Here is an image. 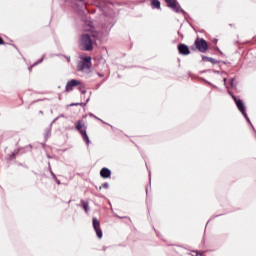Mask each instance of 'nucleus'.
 I'll use <instances>...</instances> for the list:
<instances>
[{
  "mask_svg": "<svg viewBox=\"0 0 256 256\" xmlns=\"http://www.w3.org/2000/svg\"><path fill=\"white\" fill-rule=\"evenodd\" d=\"M93 37L95 34H83L79 40V47L83 51H93Z\"/></svg>",
  "mask_w": 256,
  "mask_h": 256,
  "instance_id": "obj_1",
  "label": "nucleus"
},
{
  "mask_svg": "<svg viewBox=\"0 0 256 256\" xmlns=\"http://www.w3.org/2000/svg\"><path fill=\"white\" fill-rule=\"evenodd\" d=\"M90 67H91V57L81 56V62L78 66V69L80 71H83L84 69H89Z\"/></svg>",
  "mask_w": 256,
  "mask_h": 256,
  "instance_id": "obj_2",
  "label": "nucleus"
},
{
  "mask_svg": "<svg viewBox=\"0 0 256 256\" xmlns=\"http://www.w3.org/2000/svg\"><path fill=\"white\" fill-rule=\"evenodd\" d=\"M93 228L96 231V235L99 239L103 238V232L101 231V223L97 218H93Z\"/></svg>",
  "mask_w": 256,
  "mask_h": 256,
  "instance_id": "obj_3",
  "label": "nucleus"
},
{
  "mask_svg": "<svg viewBox=\"0 0 256 256\" xmlns=\"http://www.w3.org/2000/svg\"><path fill=\"white\" fill-rule=\"evenodd\" d=\"M234 101L238 107V110L240 111V113H242V115L245 116V118L247 119V121H249V117H247V112L245 111V104L243 103L242 100H239L237 98L234 97Z\"/></svg>",
  "mask_w": 256,
  "mask_h": 256,
  "instance_id": "obj_4",
  "label": "nucleus"
},
{
  "mask_svg": "<svg viewBox=\"0 0 256 256\" xmlns=\"http://www.w3.org/2000/svg\"><path fill=\"white\" fill-rule=\"evenodd\" d=\"M195 45H196V48L199 50V51H207V42H205V40L201 39H197L195 41Z\"/></svg>",
  "mask_w": 256,
  "mask_h": 256,
  "instance_id": "obj_5",
  "label": "nucleus"
},
{
  "mask_svg": "<svg viewBox=\"0 0 256 256\" xmlns=\"http://www.w3.org/2000/svg\"><path fill=\"white\" fill-rule=\"evenodd\" d=\"M168 7H171V9H174L176 13H179L181 10L179 3H177V0H165Z\"/></svg>",
  "mask_w": 256,
  "mask_h": 256,
  "instance_id": "obj_6",
  "label": "nucleus"
},
{
  "mask_svg": "<svg viewBox=\"0 0 256 256\" xmlns=\"http://www.w3.org/2000/svg\"><path fill=\"white\" fill-rule=\"evenodd\" d=\"M178 50L182 55H189V47H187L185 44H181L178 46Z\"/></svg>",
  "mask_w": 256,
  "mask_h": 256,
  "instance_id": "obj_7",
  "label": "nucleus"
},
{
  "mask_svg": "<svg viewBox=\"0 0 256 256\" xmlns=\"http://www.w3.org/2000/svg\"><path fill=\"white\" fill-rule=\"evenodd\" d=\"M77 85H79V82H77V80L69 81L66 86V91H71L73 87H77Z\"/></svg>",
  "mask_w": 256,
  "mask_h": 256,
  "instance_id": "obj_8",
  "label": "nucleus"
},
{
  "mask_svg": "<svg viewBox=\"0 0 256 256\" xmlns=\"http://www.w3.org/2000/svg\"><path fill=\"white\" fill-rule=\"evenodd\" d=\"M101 177L107 178L111 176V170L104 168L100 172Z\"/></svg>",
  "mask_w": 256,
  "mask_h": 256,
  "instance_id": "obj_9",
  "label": "nucleus"
},
{
  "mask_svg": "<svg viewBox=\"0 0 256 256\" xmlns=\"http://www.w3.org/2000/svg\"><path fill=\"white\" fill-rule=\"evenodd\" d=\"M152 6H154L156 9H160L161 8V2H159L158 0H153L152 1Z\"/></svg>",
  "mask_w": 256,
  "mask_h": 256,
  "instance_id": "obj_10",
  "label": "nucleus"
},
{
  "mask_svg": "<svg viewBox=\"0 0 256 256\" xmlns=\"http://www.w3.org/2000/svg\"><path fill=\"white\" fill-rule=\"evenodd\" d=\"M81 134L83 135V139H84V141L87 143V145H88V143H89V136H87V133L86 132H83V131H81Z\"/></svg>",
  "mask_w": 256,
  "mask_h": 256,
  "instance_id": "obj_11",
  "label": "nucleus"
},
{
  "mask_svg": "<svg viewBox=\"0 0 256 256\" xmlns=\"http://www.w3.org/2000/svg\"><path fill=\"white\" fill-rule=\"evenodd\" d=\"M81 129H83V125H81V123H78V124H77V130H78V131H81Z\"/></svg>",
  "mask_w": 256,
  "mask_h": 256,
  "instance_id": "obj_12",
  "label": "nucleus"
},
{
  "mask_svg": "<svg viewBox=\"0 0 256 256\" xmlns=\"http://www.w3.org/2000/svg\"><path fill=\"white\" fill-rule=\"evenodd\" d=\"M103 187L107 188V187H109V184L106 183L103 185Z\"/></svg>",
  "mask_w": 256,
  "mask_h": 256,
  "instance_id": "obj_13",
  "label": "nucleus"
},
{
  "mask_svg": "<svg viewBox=\"0 0 256 256\" xmlns=\"http://www.w3.org/2000/svg\"><path fill=\"white\" fill-rule=\"evenodd\" d=\"M0 45H3V39L0 38Z\"/></svg>",
  "mask_w": 256,
  "mask_h": 256,
  "instance_id": "obj_14",
  "label": "nucleus"
},
{
  "mask_svg": "<svg viewBox=\"0 0 256 256\" xmlns=\"http://www.w3.org/2000/svg\"><path fill=\"white\" fill-rule=\"evenodd\" d=\"M85 211H87V206H84Z\"/></svg>",
  "mask_w": 256,
  "mask_h": 256,
  "instance_id": "obj_15",
  "label": "nucleus"
}]
</instances>
